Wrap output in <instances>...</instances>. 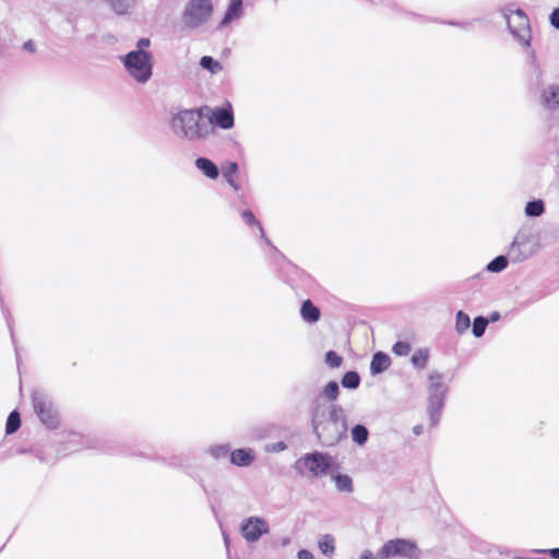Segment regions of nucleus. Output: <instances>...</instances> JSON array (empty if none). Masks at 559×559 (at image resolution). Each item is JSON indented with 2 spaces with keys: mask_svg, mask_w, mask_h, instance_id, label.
I'll return each instance as SVG.
<instances>
[{
  "mask_svg": "<svg viewBox=\"0 0 559 559\" xmlns=\"http://www.w3.org/2000/svg\"><path fill=\"white\" fill-rule=\"evenodd\" d=\"M310 417L312 432L321 447L333 448L347 439L348 421L342 405L326 404L320 397H314Z\"/></svg>",
  "mask_w": 559,
  "mask_h": 559,
  "instance_id": "obj_1",
  "label": "nucleus"
},
{
  "mask_svg": "<svg viewBox=\"0 0 559 559\" xmlns=\"http://www.w3.org/2000/svg\"><path fill=\"white\" fill-rule=\"evenodd\" d=\"M169 126L171 132L178 139L191 142L203 140L213 132L211 122L204 119L202 110L199 108L180 109L171 112Z\"/></svg>",
  "mask_w": 559,
  "mask_h": 559,
  "instance_id": "obj_2",
  "label": "nucleus"
},
{
  "mask_svg": "<svg viewBox=\"0 0 559 559\" xmlns=\"http://www.w3.org/2000/svg\"><path fill=\"white\" fill-rule=\"evenodd\" d=\"M121 61L128 74L140 84H145L153 75L151 52L129 51L121 58Z\"/></svg>",
  "mask_w": 559,
  "mask_h": 559,
  "instance_id": "obj_3",
  "label": "nucleus"
},
{
  "mask_svg": "<svg viewBox=\"0 0 559 559\" xmlns=\"http://www.w3.org/2000/svg\"><path fill=\"white\" fill-rule=\"evenodd\" d=\"M443 376L439 372H431L428 377V407L427 412L431 427L438 426L441 413L445 404L448 388L442 382Z\"/></svg>",
  "mask_w": 559,
  "mask_h": 559,
  "instance_id": "obj_4",
  "label": "nucleus"
},
{
  "mask_svg": "<svg viewBox=\"0 0 559 559\" xmlns=\"http://www.w3.org/2000/svg\"><path fill=\"white\" fill-rule=\"evenodd\" d=\"M213 12L212 0H188L181 14V22L187 28L195 29L206 24Z\"/></svg>",
  "mask_w": 559,
  "mask_h": 559,
  "instance_id": "obj_5",
  "label": "nucleus"
},
{
  "mask_svg": "<svg viewBox=\"0 0 559 559\" xmlns=\"http://www.w3.org/2000/svg\"><path fill=\"white\" fill-rule=\"evenodd\" d=\"M500 12L507 22L510 33L522 41L526 48H531V27L525 12L521 9L512 10L510 7L502 8Z\"/></svg>",
  "mask_w": 559,
  "mask_h": 559,
  "instance_id": "obj_6",
  "label": "nucleus"
},
{
  "mask_svg": "<svg viewBox=\"0 0 559 559\" xmlns=\"http://www.w3.org/2000/svg\"><path fill=\"white\" fill-rule=\"evenodd\" d=\"M538 249V239L530 229H520L510 245L508 257L512 262H522Z\"/></svg>",
  "mask_w": 559,
  "mask_h": 559,
  "instance_id": "obj_7",
  "label": "nucleus"
},
{
  "mask_svg": "<svg viewBox=\"0 0 559 559\" xmlns=\"http://www.w3.org/2000/svg\"><path fill=\"white\" fill-rule=\"evenodd\" d=\"M331 466V456L320 451L306 453L295 462L297 473L304 475V471L307 469L311 477L316 478L326 475Z\"/></svg>",
  "mask_w": 559,
  "mask_h": 559,
  "instance_id": "obj_8",
  "label": "nucleus"
},
{
  "mask_svg": "<svg viewBox=\"0 0 559 559\" xmlns=\"http://www.w3.org/2000/svg\"><path fill=\"white\" fill-rule=\"evenodd\" d=\"M32 403L37 417L48 429L59 426V415L51 397L44 391L36 390L32 394Z\"/></svg>",
  "mask_w": 559,
  "mask_h": 559,
  "instance_id": "obj_9",
  "label": "nucleus"
},
{
  "mask_svg": "<svg viewBox=\"0 0 559 559\" xmlns=\"http://www.w3.org/2000/svg\"><path fill=\"white\" fill-rule=\"evenodd\" d=\"M378 556L380 559L392 557L416 559L418 557V549L416 544L409 539L395 538L384 543L378 551Z\"/></svg>",
  "mask_w": 559,
  "mask_h": 559,
  "instance_id": "obj_10",
  "label": "nucleus"
},
{
  "mask_svg": "<svg viewBox=\"0 0 559 559\" xmlns=\"http://www.w3.org/2000/svg\"><path fill=\"white\" fill-rule=\"evenodd\" d=\"M240 532L247 542L255 543L270 532V525L261 516H249L241 522Z\"/></svg>",
  "mask_w": 559,
  "mask_h": 559,
  "instance_id": "obj_11",
  "label": "nucleus"
},
{
  "mask_svg": "<svg viewBox=\"0 0 559 559\" xmlns=\"http://www.w3.org/2000/svg\"><path fill=\"white\" fill-rule=\"evenodd\" d=\"M207 122H211V127L217 126L224 130H228L234 126V114L231 109L215 108L212 112Z\"/></svg>",
  "mask_w": 559,
  "mask_h": 559,
  "instance_id": "obj_12",
  "label": "nucleus"
},
{
  "mask_svg": "<svg viewBox=\"0 0 559 559\" xmlns=\"http://www.w3.org/2000/svg\"><path fill=\"white\" fill-rule=\"evenodd\" d=\"M254 461V452L250 448H240L230 452V462L236 466H249Z\"/></svg>",
  "mask_w": 559,
  "mask_h": 559,
  "instance_id": "obj_13",
  "label": "nucleus"
},
{
  "mask_svg": "<svg viewBox=\"0 0 559 559\" xmlns=\"http://www.w3.org/2000/svg\"><path fill=\"white\" fill-rule=\"evenodd\" d=\"M300 316L305 322L313 324L320 320L321 312L310 299H306L301 304Z\"/></svg>",
  "mask_w": 559,
  "mask_h": 559,
  "instance_id": "obj_14",
  "label": "nucleus"
},
{
  "mask_svg": "<svg viewBox=\"0 0 559 559\" xmlns=\"http://www.w3.org/2000/svg\"><path fill=\"white\" fill-rule=\"evenodd\" d=\"M194 165L209 179H217L219 176L217 165L207 157H198Z\"/></svg>",
  "mask_w": 559,
  "mask_h": 559,
  "instance_id": "obj_15",
  "label": "nucleus"
},
{
  "mask_svg": "<svg viewBox=\"0 0 559 559\" xmlns=\"http://www.w3.org/2000/svg\"><path fill=\"white\" fill-rule=\"evenodd\" d=\"M391 365V358L383 352H377L373 354L370 362V372L372 376L384 372Z\"/></svg>",
  "mask_w": 559,
  "mask_h": 559,
  "instance_id": "obj_16",
  "label": "nucleus"
},
{
  "mask_svg": "<svg viewBox=\"0 0 559 559\" xmlns=\"http://www.w3.org/2000/svg\"><path fill=\"white\" fill-rule=\"evenodd\" d=\"M542 104L547 109H556L559 107V85L551 84L542 94Z\"/></svg>",
  "mask_w": 559,
  "mask_h": 559,
  "instance_id": "obj_17",
  "label": "nucleus"
},
{
  "mask_svg": "<svg viewBox=\"0 0 559 559\" xmlns=\"http://www.w3.org/2000/svg\"><path fill=\"white\" fill-rule=\"evenodd\" d=\"M242 15V0H230L227 10L221 21V26H226Z\"/></svg>",
  "mask_w": 559,
  "mask_h": 559,
  "instance_id": "obj_18",
  "label": "nucleus"
},
{
  "mask_svg": "<svg viewBox=\"0 0 559 559\" xmlns=\"http://www.w3.org/2000/svg\"><path fill=\"white\" fill-rule=\"evenodd\" d=\"M350 436L354 443L362 447L369 439V431L365 425L356 424L350 429Z\"/></svg>",
  "mask_w": 559,
  "mask_h": 559,
  "instance_id": "obj_19",
  "label": "nucleus"
},
{
  "mask_svg": "<svg viewBox=\"0 0 559 559\" xmlns=\"http://www.w3.org/2000/svg\"><path fill=\"white\" fill-rule=\"evenodd\" d=\"M545 202L542 199H534L526 203L524 213L527 217H539L545 213Z\"/></svg>",
  "mask_w": 559,
  "mask_h": 559,
  "instance_id": "obj_20",
  "label": "nucleus"
},
{
  "mask_svg": "<svg viewBox=\"0 0 559 559\" xmlns=\"http://www.w3.org/2000/svg\"><path fill=\"white\" fill-rule=\"evenodd\" d=\"M241 217L243 219V222L248 225V226H257L259 231H260V237L262 239H264V241L269 245V246H272L270 239L265 236V233H264V229H263V226L262 224L255 218L254 214L252 213V211L250 210H243L241 212Z\"/></svg>",
  "mask_w": 559,
  "mask_h": 559,
  "instance_id": "obj_21",
  "label": "nucleus"
},
{
  "mask_svg": "<svg viewBox=\"0 0 559 559\" xmlns=\"http://www.w3.org/2000/svg\"><path fill=\"white\" fill-rule=\"evenodd\" d=\"M332 478H333L336 489L338 491L348 492V493L353 492L354 485H353V479L349 475L338 473V474L333 475Z\"/></svg>",
  "mask_w": 559,
  "mask_h": 559,
  "instance_id": "obj_22",
  "label": "nucleus"
},
{
  "mask_svg": "<svg viewBox=\"0 0 559 559\" xmlns=\"http://www.w3.org/2000/svg\"><path fill=\"white\" fill-rule=\"evenodd\" d=\"M340 395V385L336 381H329L325 386L323 388L320 395L317 397H320L322 401V397H325L329 402H334L337 400Z\"/></svg>",
  "mask_w": 559,
  "mask_h": 559,
  "instance_id": "obj_23",
  "label": "nucleus"
},
{
  "mask_svg": "<svg viewBox=\"0 0 559 559\" xmlns=\"http://www.w3.org/2000/svg\"><path fill=\"white\" fill-rule=\"evenodd\" d=\"M341 384L345 389L356 390L360 385V376L357 371L350 370L344 373Z\"/></svg>",
  "mask_w": 559,
  "mask_h": 559,
  "instance_id": "obj_24",
  "label": "nucleus"
},
{
  "mask_svg": "<svg viewBox=\"0 0 559 559\" xmlns=\"http://www.w3.org/2000/svg\"><path fill=\"white\" fill-rule=\"evenodd\" d=\"M200 67L209 71L211 74H217L223 70L221 62L211 56H203L200 59Z\"/></svg>",
  "mask_w": 559,
  "mask_h": 559,
  "instance_id": "obj_25",
  "label": "nucleus"
},
{
  "mask_svg": "<svg viewBox=\"0 0 559 559\" xmlns=\"http://www.w3.org/2000/svg\"><path fill=\"white\" fill-rule=\"evenodd\" d=\"M509 258L500 254L492 259L486 266V270L491 273H500L508 267Z\"/></svg>",
  "mask_w": 559,
  "mask_h": 559,
  "instance_id": "obj_26",
  "label": "nucleus"
},
{
  "mask_svg": "<svg viewBox=\"0 0 559 559\" xmlns=\"http://www.w3.org/2000/svg\"><path fill=\"white\" fill-rule=\"evenodd\" d=\"M318 545L324 556H332L335 551V539L331 534L323 535Z\"/></svg>",
  "mask_w": 559,
  "mask_h": 559,
  "instance_id": "obj_27",
  "label": "nucleus"
},
{
  "mask_svg": "<svg viewBox=\"0 0 559 559\" xmlns=\"http://www.w3.org/2000/svg\"><path fill=\"white\" fill-rule=\"evenodd\" d=\"M239 167L236 162H229L227 166L223 169V176L227 183L234 188V190H238L239 186L234 179V175L238 171Z\"/></svg>",
  "mask_w": 559,
  "mask_h": 559,
  "instance_id": "obj_28",
  "label": "nucleus"
},
{
  "mask_svg": "<svg viewBox=\"0 0 559 559\" xmlns=\"http://www.w3.org/2000/svg\"><path fill=\"white\" fill-rule=\"evenodd\" d=\"M429 359V350L426 348H420L416 350L412 356V364L417 369H424L427 366Z\"/></svg>",
  "mask_w": 559,
  "mask_h": 559,
  "instance_id": "obj_29",
  "label": "nucleus"
},
{
  "mask_svg": "<svg viewBox=\"0 0 559 559\" xmlns=\"http://www.w3.org/2000/svg\"><path fill=\"white\" fill-rule=\"evenodd\" d=\"M20 427H21V416H20V413L16 409H14L9 414V416L7 418L5 433L12 435V433L16 432Z\"/></svg>",
  "mask_w": 559,
  "mask_h": 559,
  "instance_id": "obj_30",
  "label": "nucleus"
},
{
  "mask_svg": "<svg viewBox=\"0 0 559 559\" xmlns=\"http://www.w3.org/2000/svg\"><path fill=\"white\" fill-rule=\"evenodd\" d=\"M471 326V318L467 313L460 310L455 317V330L459 334L465 333Z\"/></svg>",
  "mask_w": 559,
  "mask_h": 559,
  "instance_id": "obj_31",
  "label": "nucleus"
},
{
  "mask_svg": "<svg viewBox=\"0 0 559 559\" xmlns=\"http://www.w3.org/2000/svg\"><path fill=\"white\" fill-rule=\"evenodd\" d=\"M489 320L483 316H477L473 321L472 333L479 338L485 334Z\"/></svg>",
  "mask_w": 559,
  "mask_h": 559,
  "instance_id": "obj_32",
  "label": "nucleus"
},
{
  "mask_svg": "<svg viewBox=\"0 0 559 559\" xmlns=\"http://www.w3.org/2000/svg\"><path fill=\"white\" fill-rule=\"evenodd\" d=\"M207 452L215 460L224 459L229 453V445L228 444L212 445L209 448Z\"/></svg>",
  "mask_w": 559,
  "mask_h": 559,
  "instance_id": "obj_33",
  "label": "nucleus"
},
{
  "mask_svg": "<svg viewBox=\"0 0 559 559\" xmlns=\"http://www.w3.org/2000/svg\"><path fill=\"white\" fill-rule=\"evenodd\" d=\"M324 361L331 369H335L341 367L343 357L331 349L325 353Z\"/></svg>",
  "mask_w": 559,
  "mask_h": 559,
  "instance_id": "obj_34",
  "label": "nucleus"
},
{
  "mask_svg": "<svg viewBox=\"0 0 559 559\" xmlns=\"http://www.w3.org/2000/svg\"><path fill=\"white\" fill-rule=\"evenodd\" d=\"M528 62L532 68V75H535L536 80L539 82L542 79L543 72H542V69L537 61L536 52L534 49L528 50Z\"/></svg>",
  "mask_w": 559,
  "mask_h": 559,
  "instance_id": "obj_35",
  "label": "nucleus"
},
{
  "mask_svg": "<svg viewBox=\"0 0 559 559\" xmlns=\"http://www.w3.org/2000/svg\"><path fill=\"white\" fill-rule=\"evenodd\" d=\"M117 14L127 13L131 0H106Z\"/></svg>",
  "mask_w": 559,
  "mask_h": 559,
  "instance_id": "obj_36",
  "label": "nucleus"
},
{
  "mask_svg": "<svg viewBox=\"0 0 559 559\" xmlns=\"http://www.w3.org/2000/svg\"><path fill=\"white\" fill-rule=\"evenodd\" d=\"M411 349V344L405 341H397L392 347V352L396 356H406L409 354Z\"/></svg>",
  "mask_w": 559,
  "mask_h": 559,
  "instance_id": "obj_37",
  "label": "nucleus"
},
{
  "mask_svg": "<svg viewBox=\"0 0 559 559\" xmlns=\"http://www.w3.org/2000/svg\"><path fill=\"white\" fill-rule=\"evenodd\" d=\"M535 554H548L552 559H559V547L550 549H533Z\"/></svg>",
  "mask_w": 559,
  "mask_h": 559,
  "instance_id": "obj_38",
  "label": "nucleus"
},
{
  "mask_svg": "<svg viewBox=\"0 0 559 559\" xmlns=\"http://www.w3.org/2000/svg\"><path fill=\"white\" fill-rule=\"evenodd\" d=\"M549 22L554 28L559 29V8L552 10L549 15Z\"/></svg>",
  "mask_w": 559,
  "mask_h": 559,
  "instance_id": "obj_39",
  "label": "nucleus"
},
{
  "mask_svg": "<svg viewBox=\"0 0 559 559\" xmlns=\"http://www.w3.org/2000/svg\"><path fill=\"white\" fill-rule=\"evenodd\" d=\"M287 449V444L284 441H278L266 447L267 451L281 452Z\"/></svg>",
  "mask_w": 559,
  "mask_h": 559,
  "instance_id": "obj_40",
  "label": "nucleus"
},
{
  "mask_svg": "<svg viewBox=\"0 0 559 559\" xmlns=\"http://www.w3.org/2000/svg\"><path fill=\"white\" fill-rule=\"evenodd\" d=\"M151 40L146 37H142L136 43V49L134 51L146 52L145 48L150 47Z\"/></svg>",
  "mask_w": 559,
  "mask_h": 559,
  "instance_id": "obj_41",
  "label": "nucleus"
},
{
  "mask_svg": "<svg viewBox=\"0 0 559 559\" xmlns=\"http://www.w3.org/2000/svg\"><path fill=\"white\" fill-rule=\"evenodd\" d=\"M23 49L33 53L36 51V45L32 39H28L23 44Z\"/></svg>",
  "mask_w": 559,
  "mask_h": 559,
  "instance_id": "obj_42",
  "label": "nucleus"
},
{
  "mask_svg": "<svg viewBox=\"0 0 559 559\" xmlns=\"http://www.w3.org/2000/svg\"><path fill=\"white\" fill-rule=\"evenodd\" d=\"M298 559H313V555L307 549H300L297 554Z\"/></svg>",
  "mask_w": 559,
  "mask_h": 559,
  "instance_id": "obj_43",
  "label": "nucleus"
},
{
  "mask_svg": "<svg viewBox=\"0 0 559 559\" xmlns=\"http://www.w3.org/2000/svg\"><path fill=\"white\" fill-rule=\"evenodd\" d=\"M447 24L452 25V26H459V27L466 28L471 23L469 22L449 21V22H447Z\"/></svg>",
  "mask_w": 559,
  "mask_h": 559,
  "instance_id": "obj_44",
  "label": "nucleus"
},
{
  "mask_svg": "<svg viewBox=\"0 0 559 559\" xmlns=\"http://www.w3.org/2000/svg\"><path fill=\"white\" fill-rule=\"evenodd\" d=\"M500 318H501L500 312L493 311L490 313L489 318H487V319L489 320V322H497Z\"/></svg>",
  "mask_w": 559,
  "mask_h": 559,
  "instance_id": "obj_45",
  "label": "nucleus"
},
{
  "mask_svg": "<svg viewBox=\"0 0 559 559\" xmlns=\"http://www.w3.org/2000/svg\"><path fill=\"white\" fill-rule=\"evenodd\" d=\"M413 432L415 436H420L424 432V426L423 425H416L413 427Z\"/></svg>",
  "mask_w": 559,
  "mask_h": 559,
  "instance_id": "obj_46",
  "label": "nucleus"
},
{
  "mask_svg": "<svg viewBox=\"0 0 559 559\" xmlns=\"http://www.w3.org/2000/svg\"><path fill=\"white\" fill-rule=\"evenodd\" d=\"M224 543H225V546H226V548L228 550L229 549V537L226 534H224Z\"/></svg>",
  "mask_w": 559,
  "mask_h": 559,
  "instance_id": "obj_47",
  "label": "nucleus"
},
{
  "mask_svg": "<svg viewBox=\"0 0 559 559\" xmlns=\"http://www.w3.org/2000/svg\"><path fill=\"white\" fill-rule=\"evenodd\" d=\"M513 559H536V558L514 557Z\"/></svg>",
  "mask_w": 559,
  "mask_h": 559,
  "instance_id": "obj_48",
  "label": "nucleus"
}]
</instances>
